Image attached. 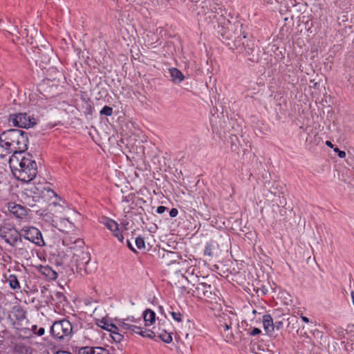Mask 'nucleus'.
<instances>
[{
	"label": "nucleus",
	"instance_id": "nucleus-16",
	"mask_svg": "<svg viewBox=\"0 0 354 354\" xmlns=\"http://www.w3.org/2000/svg\"><path fill=\"white\" fill-rule=\"evenodd\" d=\"M105 226L110 230L111 232H113V235L118 239V240L120 242H123L124 236L123 235L119 232L118 228V224L115 221L112 219H107L104 222Z\"/></svg>",
	"mask_w": 354,
	"mask_h": 354
},
{
	"label": "nucleus",
	"instance_id": "nucleus-27",
	"mask_svg": "<svg viewBox=\"0 0 354 354\" xmlns=\"http://www.w3.org/2000/svg\"><path fill=\"white\" fill-rule=\"evenodd\" d=\"M231 140V149L234 151H236L239 150V146L236 144V142L238 141V137L235 135H232L230 136Z\"/></svg>",
	"mask_w": 354,
	"mask_h": 354
},
{
	"label": "nucleus",
	"instance_id": "nucleus-36",
	"mask_svg": "<svg viewBox=\"0 0 354 354\" xmlns=\"http://www.w3.org/2000/svg\"><path fill=\"white\" fill-rule=\"evenodd\" d=\"M335 152L337 153L338 156L341 158H344L346 157V152L340 150L338 147L333 148Z\"/></svg>",
	"mask_w": 354,
	"mask_h": 354
},
{
	"label": "nucleus",
	"instance_id": "nucleus-44",
	"mask_svg": "<svg viewBox=\"0 0 354 354\" xmlns=\"http://www.w3.org/2000/svg\"><path fill=\"white\" fill-rule=\"evenodd\" d=\"M127 246H128V248H129L131 251H133V252H136V249L133 247V245H132L131 243L129 240H127Z\"/></svg>",
	"mask_w": 354,
	"mask_h": 354
},
{
	"label": "nucleus",
	"instance_id": "nucleus-3",
	"mask_svg": "<svg viewBox=\"0 0 354 354\" xmlns=\"http://www.w3.org/2000/svg\"><path fill=\"white\" fill-rule=\"evenodd\" d=\"M1 147L10 152L24 153L28 149L27 133L21 129H10L0 134Z\"/></svg>",
	"mask_w": 354,
	"mask_h": 354
},
{
	"label": "nucleus",
	"instance_id": "nucleus-14",
	"mask_svg": "<svg viewBox=\"0 0 354 354\" xmlns=\"http://www.w3.org/2000/svg\"><path fill=\"white\" fill-rule=\"evenodd\" d=\"M90 259V254L87 252H82L80 256L75 255V261L77 263V268L80 270H84L85 272L88 273L86 266L89 263Z\"/></svg>",
	"mask_w": 354,
	"mask_h": 354
},
{
	"label": "nucleus",
	"instance_id": "nucleus-43",
	"mask_svg": "<svg viewBox=\"0 0 354 354\" xmlns=\"http://www.w3.org/2000/svg\"><path fill=\"white\" fill-rule=\"evenodd\" d=\"M141 328H142V327H140V326H135L133 333L140 335V332H142Z\"/></svg>",
	"mask_w": 354,
	"mask_h": 354
},
{
	"label": "nucleus",
	"instance_id": "nucleus-20",
	"mask_svg": "<svg viewBox=\"0 0 354 354\" xmlns=\"http://www.w3.org/2000/svg\"><path fill=\"white\" fill-rule=\"evenodd\" d=\"M169 73L172 81L175 83H180L185 79V76L182 72L176 68H170Z\"/></svg>",
	"mask_w": 354,
	"mask_h": 354
},
{
	"label": "nucleus",
	"instance_id": "nucleus-28",
	"mask_svg": "<svg viewBox=\"0 0 354 354\" xmlns=\"http://www.w3.org/2000/svg\"><path fill=\"white\" fill-rule=\"evenodd\" d=\"M100 115L110 116L113 113V109L109 106H104L100 112Z\"/></svg>",
	"mask_w": 354,
	"mask_h": 354
},
{
	"label": "nucleus",
	"instance_id": "nucleus-8",
	"mask_svg": "<svg viewBox=\"0 0 354 354\" xmlns=\"http://www.w3.org/2000/svg\"><path fill=\"white\" fill-rule=\"evenodd\" d=\"M10 124L19 128H30L37 124V120L26 113L10 114L8 118Z\"/></svg>",
	"mask_w": 354,
	"mask_h": 354
},
{
	"label": "nucleus",
	"instance_id": "nucleus-25",
	"mask_svg": "<svg viewBox=\"0 0 354 354\" xmlns=\"http://www.w3.org/2000/svg\"><path fill=\"white\" fill-rule=\"evenodd\" d=\"M118 327L120 331L127 332L130 328L131 324L126 323L124 319L118 321Z\"/></svg>",
	"mask_w": 354,
	"mask_h": 354
},
{
	"label": "nucleus",
	"instance_id": "nucleus-47",
	"mask_svg": "<svg viewBox=\"0 0 354 354\" xmlns=\"http://www.w3.org/2000/svg\"><path fill=\"white\" fill-rule=\"evenodd\" d=\"M326 145L328 147H330V148H332V149H333V148H334V145H333L332 144V142H331L330 141H329V140H327V141L326 142Z\"/></svg>",
	"mask_w": 354,
	"mask_h": 354
},
{
	"label": "nucleus",
	"instance_id": "nucleus-51",
	"mask_svg": "<svg viewBox=\"0 0 354 354\" xmlns=\"http://www.w3.org/2000/svg\"><path fill=\"white\" fill-rule=\"evenodd\" d=\"M126 320L131 321V322H134L135 321V319H134V318L133 317H131V319L130 317H128Z\"/></svg>",
	"mask_w": 354,
	"mask_h": 354
},
{
	"label": "nucleus",
	"instance_id": "nucleus-37",
	"mask_svg": "<svg viewBox=\"0 0 354 354\" xmlns=\"http://www.w3.org/2000/svg\"><path fill=\"white\" fill-rule=\"evenodd\" d=\"M261 333V330L258 328H254L250 332V335L251 336H255L259 335Z\"/></svg>",
	"mask_w": 354,
	"mask_h": 354
},
{
	"label": "nucleus",
	"instance_id": "nucleus-22",
	"mask_svg": "<svg viewBox=\"0 0 354 354\" xmlns=\"http://www.w3.org/2000/svg\"><path fill=\"white\" fill-rule=\"evenodd\" d=\"M102 323H103V326H102L101 327L103 329L109 331L111 334H112L114 331L120 330L119 327L115 325L114 324H109L107 322L104 321H102Z\"/></svg>",
	"mask_w": 354,
	"mask_h": 354
},
{
	"label": "nucleus",
	"instance_id": "nucleus-5",
	"mask_svg": "<svg viewBox=\"0 0 354 354\" xmlns=\"http://www.w3.org/2000/svg\"><path fill=\"white\" fill-rule=\"evenodd\" d=\"M236 321V314L230 310L223 312L217 316L218 328L227 342H232L234 339V334L231 329L233 322Z\"/></svg>",
	"mask_w": 354,
	"mask_h": 354
},
{
	"label": "nucleus",
	"instance_id": "nucleus-34",
	"mask_svg": "<svg viewBox=\"0 0 354 354\" xmlns=\"http://www.w3.org/2000/svg\"><path fill=\"white\" fill-rule=\"evenodd\" d=\"M93 347L85 346L80 349V354H93Z\"/></svg>",
	"mask_w": 354,
	"mask_h": 354
},
{
	"label": "nucleus",
	"instance_id": "nucleus-50",
	"mask_svg": "<svg viewBox=\"0 0 354 354\" xmlns=\"http://www.w3.org/2000/svg\"><path fill=\"white\" fill-rule=\"evenodd\" d=\"M351 298H352L353 304L354 305V291L351 292Z\"/></svg>",
	"mask_w": 354,
	"mask_h": 354
},
{
	"label": "nucleus",
	"instance_id": "nucleus-32",
	"mask_svg": "<svg viewBox=\"0 0 354 354\" xmlns=\"http://www.w3.org/2000/svg\"><path fill=\"white\" fill-rule=\"evenodd\" d=\"M93 354H109V351L102 347H93Z\"/></svg>",
	"mask_w": 354,
	"mask_h": 354
},
{
	"label": "nucleus",
	"instance_id": "nucleus-9",
	"mask_svg": "<svg viewBox=\"0 0 354 354\" xmlns=\"http://www.w3.org/2000/svg\"><path fill=\"white\" fill-rule=\"evenodd\" d=\"M21 232L24 233L22 236L24 239L32 242L37 246L41 247L45 245L41 232L39 229L32 226L24 227L21 229Z\"/></svg>",
	"mask_w": 354,
	"mask_h": 354
},
{
	"label": "nucleus",
	"instance_id": "nucleus-35",
	"mask_svg": "<svg viewBox=\"0 0 354 354\" xmlns=\"http://www.w3.org/2000/svg\"><path fill=\"white\" fill-rule=\"evenodd\" d=\"M55 297L57 301L59 302L60 304H62L64 301H66V296L62 292H57L55 294Z\"/></svg>",
	"mask_w": 354,
	"mask_h": 354
},
{
	"label": "nucleus",
	"instance_id": "nucleus-54",
	"mask_svg": "<svg viewBox=\"0 0 354 354\" xmlns=\"http://www.w3.org/2000/svg\"><path fill=\"white\" fill-rule=\"evenodd\" d=\"M269 354H274V353H269Z\"/></svg>",
	"mask_w": 354,
	"mask_h": 354
},
{
	"label": "nucleus",
	"instance_id": "nucleus-29",
	"mask_svg": "<svg viewBox=\"0 0 354 354\" xmlns=\"http://www.w3.org/2000/svg\"><path fill=\"white\" fill-rule=\"evenodd\" d=\"M171 315L172 318L175 321H176L178 322H181L183 321V315L180 311H177V312L173 311L171 313Z\"/></svg>",
	"mask_w": 354,
	"mask_h": 354
},
{
	"label": "nucleus",
	"instance_id": "nucleus-18",
	"mask_svg": "<svg viewBox=\"0 0 354 354\" xmlns=\"http://www.w3.org/2000/svg\"><path fill=\"white\" fill-rule=\"evenodd\" d=\"M6 281L8 282L10 288L13 290H19L21 288L19 281L15 274H10L8 276L4 274Z\"/></svg>",
	"mask_w": 354,
	"mask_h": 354
},
{
	"label": "nucleus",
	"instance_id": "nucleus-23",
	"mask_svg": "<svg viewBox=\"0 0 354 354\" xmlns=\"http://www.w3.org/2000/svg\"><path fill=\"white\" fill-rule=\"evenodd\" d=\"M158 337L162 342H164L167 344H169L172 342V336H171V333H167L165 330H163L162 332L158 333Z\"/></svg>",
	"mask_w": 354,
	"mask_h": 354
},
{
	"label": "nucleus",
	"instance_id": "nucleus-4",
	"mask_svg": "<svg viewBox=\"0 0 354 354\" xmlns=\"http://www.w3.org/2000/svg\"><path fill=\"white\" fill-rule=\"evenodd\" d=\"M234 46L236 53L243 57L249 64L253 65L259 62L260 48L256 44L255 40L249 39L246 35L237 37Z\"/></svg>",
	"mask_w": 354,
	"mask_h": 354
},
{
	"label": "nucleus",
	"instance_id": "nucleus-33",
	"mask_svg": "<svg viewBox=\"0 0 354 354\" xmlns=\"http://www.w3.org/2000/svg\"><path fill=\"white\" fill-rule=\"evenodd\" d=\"M18 253L27 259L30 258V252L24 248H19Z\"/></svg>",
	"mask_w": 354,
	"mask_h": 354
},
{
	"label": "nucleus",
	"instance_id": "nucleus-10",
	"mask_svg": "<svg viewBox=\"0 0 354 354\" xmlns=\"http://www.w3.org/2000/svg\"><path fill=\"white\" fill-rule=\"evenodd\" d=\"M192 295L201 299H212V287L206 283H199L192 290Z\"/></svg>",
	"mask_w": 354,
	"mask_h": 354
},
{
	"label": "nucleus",
	"instance_id": "nucleus-39",
	"mask_svg": "<svg viewBox=\"0 0 354 354\" xmlns=\"http://www.w3.org/2000/svg\"><path fill=\"white\" fill-rule=\"evenodd\" d=\"M52 272L53 275H57V273L52 271L49 267H44L43 273L46 275H49V272Z\"/></svg>",
	"mask_w": 354,
	"mask_h": 354
},
{
	"label": "nucleus",
	"instance_id": "nucleus-46",
	"mask_svg": "<svg viewBox=\"0 0 354 354\" xmlns=\"http://www.w3.org/2000/svg\"><path fill=\"white\" fill-rule=\"evenodd\" d=\"M233 26L236 28H242L243 25L241 24H240L239 22H235Z\"/></svg>",
	"mask_w": 354,
	"mask_h": 354
},
{
	"label": "nucleus",
	"instance_id": "nucleus-13",
	"mask_svg": "<svg viewBox=\"0 0 354 354\" xmlns=\"http://www.w3.org/2000/svg\"><path fill=\"white\" fill-rule=\"evenodd\" d=\"M9 319L12 322H19L26 321L28 322L26 312L20 306H15L9 315Z\"/></svg>",
	"mask_w": 354,
	"mask_h": 354
},
{
	"label": "nucleus",
	"instance_id": "nucleus-12",
	"mask_svg": "<svg viewBox=\"0 0 354 354\" xmlns=\"http://www.w3.org/2000/svg\"><path fill=\"white\" fill-rule=\"evenodd\" d=\"M8 212L14 217L19 219L25 218L28 213V209L15 202H8L6 204Z\"/></svg>",
	"mask_w": 354,
	"mask_h": 354
},
{
	"label": "nucleus",
	"instance_id": "nucleus-53",
	"mask_svg": "<svg viewBox=\"0 0 354 354\" xmlns=\"http://www.w3.org/2000/svg\"><path fill=\"white\" fill-rule=\"evenodd\" d=\"M3 85V83L1 82V80H0V86H2Z\"/></svg>",
	"mask_w": 354,
	"mask_h": 354
},
{
	"label": "nucleus",
	"instance_id": "nucleus-11",
	"mask_svg": "<svg viewBox=\"0 0 354 354\" xmlns=\"http://www.w3.org/2000/svg\"><path fill=\"white\" fill-rule=\"evenodd\" d=\"M35 189H37V187L34 185H31L26 188L21 195L23 203L31 207H36L37 203H39L41 200L39 194L32 195V194H35Z\"/></svg>",
	"mask_w": 354,
	"mask_h": 354
},
{
	"label": "nucleus",
	"instance_id": "nucleus-7",
	"mask_svg": "<svg viewBox=\"0 0 354 354\" xmlns=\"http://www.w3.org/2000/svg\"><path fill=\"white\" fill-rule=\"evenodd\" d=\"M0 237L12 247L22 242L20 232L10 224L0 225Z\"/></svg>",
	"mask_w": 354,
	"mask_h": 354
},
{
	"label": "nucleus",
	"instance_id": "nucleus-19",
	"mask_svg": "<svg viewBox=\"0 0 354 354\" xmlns=\"http://www.w3.org/2000/svg\"><path fill=\"white\" fill-rule=\"evenodd\" d=\"M263 324L267 333L274 331V322L270 315L267 314L263 317Z\"/></svg>",
	"mask_w": 354,
	"mask_h": 354
},
{
	"label": "nucleus",
	"instance_id": "nucleus-45",
	"mask_svg": "<svg viewBox=\"0 0 354 354\" xmlns=\"http://www.w3.org/2000/svg\"><path fill=\"white\" fill-rule=\"evenodd\" d=\"M30 331H31V334L33 333L34 334H35V332L37 331V325H32L31 328H30Z\"/></svg>",
	"mask_w": 354,
	"mask_h": 354
},
{
	"label": "nucleus",
	"instance_id": "nucleus-31",
	"mask_svg": "<svg viewBox=\"0 0 354 354\" xmlns=\"http://www.w3.org/2000/svg\"><path fill=\"white\" fill-rule=\"evenodd\" d=\"M136 246L138 249L141 250V249H144L145 248V240L142 237H140V236H138L136 239Z\"/></svg>",
	"mask_w": 354,
	"mask_h": 354
},
{
	"label": "nucleus",
	"instance_id": "nucleus-26",
	"mask_svg": "<svg viewBox=\"0 0 354 354\" xmlns=\"http://www.w3.org/2000/svg\"><path fill=\"white\" fill-rule=\"evenodd\" d=\"M214 245L212 243H207L204 250V255L213 256Z\"/></svg>",
	"mask_w": 354,
	"mask_h": 354
},
{
	"label": "nucleus",
	"instance_id": "nucleus-6",
	"mask_svg": "<svg viewBox=\"0 0 354 354\" xmlns=\"http://www.w3.org/2000/svg\"><path fill=\"white\" fill-rule=\"evenodd\" d=\"M50 333L57 339L68 342L73 333L72 324L66 319L55 321L50 328Z\"/></svg>",
	"mask_w": 354,
	"mask_h": 354
},
{
	"label": "nucleus",
	"instance_id": "nucleus-40",
	"mask_svg": "<svg viewBox=\"0 0 354 354\" xmlns=\"http://www.w3.org/2000/svg\"><path fill=\"white\" fill-rule=\"evenodd\" d=\"M178 211L176 208H172L169 211V216L172 218L176 217L178 215Z\"/></svg>",
	"mask_w": 354,
	"mask_h": 354
},
{
	"label": "nucleus",
	"instance_id": "nucleus-1",
	"mask_svg": "<svg viewBox=\"0 0 354 354\" xmlns=\"http://www.w3.org/2000/svg\"><path fill=\"white\" fill-rule=\"evenodd\" d=\"M201 15L207 24L210 25L218 35L223 38L230 39L232 35L230 32V28L232 26L229 19L225 17V10L216 3L209 0L202 2Z\"/></svg>",
	"mask_w": 354,
	"mask_h": 354
},
{
	"label": "nucleus",
	"instance_id": "nucleus-24",
	"mask_svg": "<svg viewBox=\"0 0 354 354\" xmlns=\"http://www.w3.org/2000/svg\"><path fill=\"white\" fill-rule=\"evenodd\" d=\"M141 330L142 332H140V335L143 337L153 339L156 336V333L150 329H147L145 328L142 327Z\"/></svg>",
	"mask_w": 354,
	"mask_h": 354
},
{
	"label": "nucleus",
	"instance_id": "nucleus-17",
	"mask_svg": "<svg viewBox=\"0 0 354 354\" xmlns=\"http://www.w3.org/2000/svg\"><path fill=\"white\" fill-rule=\"evenodd\" d=\"M13 345V350L15 353L19 354H32L33 349L30 346L22 342H12Z\"/></svg>",
	"mask_w": 354,
	"mask_h": 354
},
{
	"label": "nucleus",
	"instance_id": "nucleus-49",
	"mask_svg": "<svg viewBox=\"0 0 354 354\" xmlns=\"http://www.w3.org/2000/svg\"><path fill=\"white\" fill-rule=\"evenodd\" d=\"M134 328H135V325L131 324L130 328H129L127 332H129L131 334L133 333V330Z\"/></svg>",
	"mask_w": 354,
	"mask_h": 354
},
{
	"label": "nucleus",
	"instance_id": "nucleus-48",
	"mask_svg": "<svg viewBox=\"0 0 354 354\" xmlns=\"http://www.w3.org/2000/svg\"><path fill=\"white\" fill-rule=\"evenodd\" d=\"M301 319H302V321H304L306 323H308L310 322L309 319L308 317L303 316V315L301 316Z\"/></svg>",
	"mask_w": 354,
	"mask_h": 354
},
{
	"label": "nucleus",
	"instance_id": "nucleus-41",
	"mask_svg": "<svg viewBox=\"0 0 354 354\" xmlns=\"http://www.w3.org/2000/svg\"><path fill=\"white\" fill-rule=\"evenodd\" d=\"M283 326V322L282 321H276L274 323V328H277V330H279Z\"/></svg>",
	"mask_w": 354,
	"mask_h": 354
},
{
	"label": "nucleus",
	"instance_id": "nucleus-15",
	"mask_svg": "<svg viewBox=\"0 0 354 354\" xmlns=\"http://www.w3.org/2000/svg\"><path fill=\"white\" fill-rule=\"evenodd\" d=\"M24 322H12V326L17 332L19 333V337L21 338H26L31 337V331L30 328L24 326Z\"/></svg>",
	"mask_w": 354,
	"mask_h": 354
},
{
	"label": "nucleus",
	"instance_id": "nucleus-42",
	"mask_svg": "<svg viewBox=\"0 0 354 354\" xmlns=\"http://www.w3.org/2000/svg\"><path fill=\"white\" fill-rule=\"evenodd\" d=\"M45 333V329L43 327L39 328L37 332H35V335L37 336H42Z\"/></svg>",
	"mask_w": 354,
	"mask_h": 354
},
{
	"label": "nucleus",
	"instance_id": "nucleus-30",
	"mask_svg": "<svg viewBox=\"0 0 354 354\" xmlns=\"http://www.w3.org/2000/svg\"><path fill=\"white\" fill-rule=\"evenodd\" d=\"M119 331H114L111 334V337L115 342H120L123 339V335Z\"/></svg>",
	"mask_w": 354,
	"mask_h": 354
},
{
	"label": "nucleus",
	"instance_id": "nucleus-2",
	"mask_svg": "<svg viewBox=\"0 0 354 354\" xmlns=\"http://www.w3.org/2000/svg\"><path fill=\"white\" fill-rule=\"evenodd\" d=\"M10 167L19 180L29 182L36 177L37 166L32 156L28 153H14L9 158Z\"/></svg>",
	"mask_w": 354,
	"mask_h": 354
},
{
	"label": "nucleus",
	"instance_id": "nucleus-21",
	"mask_svg": "<svg viewBox=\"0 0 354 354\" xmlns=\"http://www.w3.org/2000/svg\"><path fill=\"white\" fill-rule=\"evenodd\" d=\"M143 318L146 326H150L155 322L156 313L151 309H147L143 313Z\"/></svg>",
	"mask_w": 354,
	"mask_h": 354
},
{
	"label": "nucleus",
	"instance_id": "nucleus-38",
	"mask_svg": "<svg viewBox=\"0 0 354 354\" xmlns=\"http://www.w3.org/2000/svg\"><path fill=\"white\" fill-rule=\"evenodd\" d=\"M167 209V208L166 207L160 205L157 207L156 212L158 214H161L164 213Z\"/></svg>",
	"mask_w": 354,
	"mask_h": 354
},
{
	"label": "nucleus",
	"instance_id": "nucleus-52",
	"mask_svg": "<svg viewBox=\"0 0 354 354\" xmlns=\"http://www.w3.org/2000/svg\"><path fill=\"white\" fill-rule=\"evenodd\" d=\"M44 217H45V220H47V219H49L50 216L46 214H45Z\"/></svg>",
	"mask_w": 354,
	"mask_h": 354
}]
</instances>
